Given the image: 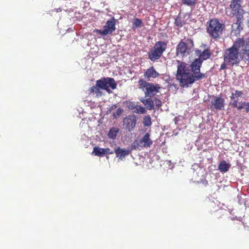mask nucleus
<instances>
[{
  "instance_id": "29",
  "label": "nucleus",
  "mask_w": 249,
  "mask_h": 249,
  "mask_svg": "<svg viewBox=\"0 0 249 249\" xmlns=\"http://www.w3.org/2000/svg\"><path fill=\"white\" fill-rule=\"evenodd\" d=\"M154 105H155V106L158 108H159L161 106V101L157 98H155L154 100Z\"/></svg>"
},
{
  "instance_id": "32",
  "label": "nucleus",
  "mask_w": 249,
  "mask_h": 249,
  "mask_svg": "<svg viewBox=\"0 0 249 249\" xmlns=\"http://www.w3.org/2000/svg\"><path fill=\"white\" fill-rule=\"evenodd\" d=\"M227 65H228V62L224 60V62L221 65L220 70H225L227 68Z\"/></svg>"
},
{
  "instance_id": "28",
  "label": "nucleus",
  "mask_w": 249,
  "mask_h": 249,
  "mask_svg": "<svg viewBox=\"0 0 249 249\" xmlns=\"http://www.w3.org/2000/svg\"><path fill=\"white\" fill-rule=\"evenodd\" d=\"M123 111V109L121 108H118L115 112H113V116L114 118H117L122 113Z\"/></svg>"
},
{
  "instance_id": "7",
  "label": "nucleus",
  "mask_w": 249,
  "mask_h": 249,
  "mask_svg": "<svg viewBox=\"0 0 249 249\" xmlns=\"http://www.w3.org/2000/svg\"><path fill=\"white\" fill-rule=\"evenodd\" d=\"M139 89H144L145 97H151L155 95L157 93L160 92L161 89V87L159 84H154L153 83H150L144 81L142 79H140L138 81Z\"/></svg>"
},
{
  "instance_id": "23",
  "label": "nucleus",
  "mask_w": 249,
  "mask_h": 249,
  "mask_svg": "<svg viewBox=\"0 0 249 249\" xmlns=\"http://www.w3.org/2000/svg\"><path fill=\"white\" fill-rule=\"evenodd\" d=\"M143 124L145 126H150L152 124L151 118L149 115L145 116L143 119Z\"/></svg>"
},
{
  "instance_id": "27",
  "label": "nucleus",
  "mask_w": 249,
  "mask_h": 249,
  "mask_svg": "<svg viewBox=\"0 0 249 249\" xmlns=\"http://www.w3.org/2000/svg\"><path fill=\"white\" fill-rule=\"evenodd\" d=\"M175 24L177 26L182 27L183 25L185 24V22L184 20L177 18L175 19Z\"/></svg>"
},
{
  "instance_id": "3",
  "label": "nucleus",
  "mask_w": 249,
  "mask_h": 249,
  "mask_svg": "<svg viewBox=\"0 0 249 249\" xmlns=\"http://www.w3.org/2000/svg\"><path fill=\"white\" fill-rule=\"evenodd\" d=\"M117 87V83L113 78L103 77L96 81L95 86H92L89 89L90 93H92L96 95V97H101L103 95V91L100 89L106 90L107 93H111L112 91L109 89H114Z\"/></svg>"
},
{
  "instance_id": "24",
  "label": "nucleus",
  "mask_w": 249,
  "mask_h": 249,
  "mask_svg": "<svg viewBox=\"0 0 249 249\" xmlns=\"http://www.w3.org/2000/svg\"><path fill=\"white\" fill-rule=\"evenodd\" d=\"M183 4L189 6H194L196 3L197 0H181Z\"/></svg>"
},
{
  "instance_id": "12",
  "label": "nucleus",
  "mask_w": 249,
  "mask_h": 249,
  "mask_svg": "<svg viewBox=\"0 0 249 249\" xmlns=\"http://www.w3.org/2000/svg\"><path fill=\"white\" fill-rule=\"evenodd\" d=\"M240 49L241 58L245 61L249 62V41L245 43L243 39V44Z\"/></svg>"
},
{
  "instance_id": "30",
  "label": "nucleus",
  "mask_w": 249,
  "mask_h": 249,
  "mask_svg": "<svg viewBox=\"0 0 249 249\" xmlns=\"http://www.w3.org/2000/svg\"><path fill=\"white\" fill-rule=\"evenodd\" d=\"M137 106V105H136L134 103L130 102L128 105V108L132 110L135 109V108H136Z\"/></svg>"
},
{
  "instance_id": "25",
  "label": "nucleus",
  "mask_w": 249,
  "mask_h": 249,
  "mask_svg": "<svg viewBox=\"0 0 249 249\" xmlns=\"http://www.w3.org/2000/svg\"><path fill=\"white\" fill-rule=\"evenodd\" d=\"M242 91L236 90L235 93H231V95L230 96V98L231 100H233L235 99V98L242 97Z\"/></svg>"
},
{
  "instance_id": "4",
  "label": "nucleus",
  "mask_w": 249,
  "mask_h": 249,
  "mask_svg": "<svg viewBox=\"0 0 249 249\" xmlns=\"http://www.w3.org/2000/svg\"><path fill=\"white\" fill-rule=\"evenodd\" d=\"M224 28L225 25L216 19H211L207 23V32L214 39L220 37Z\"/></svg>"
},
{
  "instance_id": "6",
  "label": "nucleus",
  "mask_w": 249,
  "mask_h": 249,
  "mask_svg": "<svg viewBox=\"0 0 249 249\" xmlns=\"http://www.w3.org/2000/svg\"><path fill=\"white\" fill-rule=\"evenodd\" d=\"M194 47V42L190 38L181 40L176 47V55L182 57L190 54Z\"/></svg>"
},
{
  "instance_id": "2",
  "label": "nucleus",
  "mask_w": 249,
  "mask_h": 249,
  "mask_svg": "<svg viewBox=\"0 0 249 249\" xmlns=\"http://www.w3.org/2000/svg\"><path fill=\"white\" fill-rule=\"evenodd\" d=\"M243 44V38H237L233 45L225 50L224 60L228 62V65L233 66L238 65L240 62L239 50Z\"/></svg>"
},
{
  "instance_id": "26",
  "label": "nucleus",
  "mask_w": 249,
  "mask_h": 249,
  "mask_svg": "<svg viewBox=\"0 0 249 249\" xmlns=\"http://www.w3.org/2000/svg\"><path fill=\"white\" fill-rule=\"evenodd\" d=\"M134 112L137 113H142L143 114L145 113L146 109L144 107H142V106L137 105L136 107V108H135V110H134Z\"/></svg>"
},
{
  "instance_id": "16",
  "label": "nucleus",
  "mask_w": 249,
  "mask_h": 249,
  "mask_svg": "<svg viewBox=\"0 0 249 249\" xmlns=\"http://www.w3.org/2000/svg\"><path fill=\"white\" fill-rule=\"evenodd\" d=\"M131 151V150L125 149L121 148L120 147L115 148L114 149V153L116 154V157L119 158L120 159H122L124 158L125 156L128 155Z\"/></svg>"
},
{
  "instance_id": "34",
  "label": "nucleus",
  "mask_w": 249,
  "mask_h": 249,
  "mask_svg": "<svg viewBox=\"0 0 249 249\" xmlns=\"http://www.w3.org/2000/svg\"><path fill=\"white\" fill-rule=\"evenodd\" d=\"M243 0H232L231 1L237 3V4H241V2Z\"/></svg>"
},
{
  "instance_id": "17",
  "label": "nucleus",
  "mask_w": 249,
  "mask_h": 249,
  "mask_svg": "<svg viewBox=\"0 0 249 249\" xmlns=\"http://www.w3.org/2000/svg\"><path fill=\"white\" fill-rule=\"evenodd\" d=\"M231 164L229 163H227L225 160L221 161L218 165V170L222 173L227 172L231 167Z\"/></svg>"
},
{
  "instance_id": "21",
  "label": "nucleus",
  "mask_w": 249,
  "mask_h": 249,
  "mask_svg": "<svg viewBox=\"0 0 249 249\" xmlns=\"http://www.w3.org/2000/svg\"><path fill=\"white\" fill-rule=\"evenodd\" d=\"M244 102H241L239 103V105L238 106V101L236 100H234L232 103H230V104L232 106V107L234 108H236L238 110H241L243 109L245 106L243 104Z\"/></svg>"
},
{
  "instance_id": "15",
  "label": "nucleus",
  "mask_w": 249,
  "mask_h": 249,
  "mask_svg": "<svg viewBox=\"0 0 249 249\" xmlns=\"http://www.w3.org/2000/svg\"><path fill=\"white\" fill-rule=\"evenodd\" d=\"M159 75V73L155 70L153 66L147 69L144 74V77L148 80H149L150 78H156Z\"/></svg>"
},
{
  "instance_id": "5",
  "label": "nucleus",
  "mask_w": 249,
  "mask_h": 249,
  "mask_svg": "<svg viewBox=\"0 0 249 249\" xmlns=\"http://www.w3.org/2000/svg\"><path fill=\"white\" fill-rule=\"evenodd\" d=\"M167 47V42L164 41H159L156 42L147 53L148 58L152 62L158 60L161 57Z\"/></svg>"
},
{
  "instance_id": "22",
  "label": "nucleus",
  "mask_w": 249,
  "mask_h": 249,
  "mask_svg": "<svg viewBox=\"0 0 249 249\" xmlns=\"http://www.w3.org/2000/svg\"><path fill=\"white\" fill-rule=\"evenodd\" d=\"M142 25V22L141 19L138 18H134L133 23H132V28H138L141 27Z\"/></svg>"
},
{
  "instance_id": "10",
  "label": "nucleus",
  "mask_w": 249,
  "mask_h": 249,
  "mask_svg": "<svg viewBox=\"0 0 249 249\" xmlns=\"http://www.w3.org/2000/svg\"><path fill=\"white\" fill-rule=\"evenodd\" d=\"M136 122V117L134 115H129L123 119V127L129 131H131L135 128Z\"/></svg>"
},
{
  "instance_id": "19",
  "label": "nucleus",
  "mask_w": 249,
  "mask_h": 249,
  "mask_svg": "<svg viewBox=\"0 0 249 249\" xmlns=\"http://www.w3.org/2000/svg\"><path fill=\"white\" fill-rule=\"evenodd\" d=\"M91 154L94 156L102 157L105 155V153L103 148H100L99 147L96 146L93 148V150Z\"/></svg>"
},
{
  "instance_id": "33",
  "label": "nucleus",
  "mask_w": 249,
  "mask_h": 249,
  "mask_svg": "<svg viewBox=\"0 0 249 249\" xmlns=\"http://www.w3.org/2000/svg\"><path fill=\"white\" fill-rule=\"evenodd\" d=\"M245 106V110L246 112H249V102H244L243 103Z\"/></svg>"
},
{
  "instance_id": "9",
  "label": "nucleus",
  "mask_w": 249,
  "mask_h": 249,
  "mask_svg": "<svg viewBox=\"0 0 249 249\" xmlns=\"http://www.w3.org/2000/svg\"><path fill=\"white\" fill-rule=\"evenodd\" d=\"M231 9V14L235 16L236 18H243L245 13L244 10L242 8L241 4L234 1H231L230 5Z\"/></svg>"
},
{
  "instance_id": "13",
  "label": "nucleus",
  "mask_w": 249,
  "mask_h": 249,
  "mask_svg": "<svg viewBox=\"0 0 249 249\" xmlns=\"http://www.w3.org/2000/svg\"><path fill=\"white\" fill-rule=\"evenodd\" d=\"M211 104L214 108L217 110H222L225 105L224 99L220 96H214L213 100L211 101Z\"/></svg>"
},
{
  "instance_id": "1",
  "label": "nucleus",
  "mask_w": 249,
  "mask_h": 249,
  "mask_svg": "<svg viewBox=\"0 0 249 249\" xmlns=\"http://www.w3.org/2000/svg\"><path fill=\"white\" fill-rule=\"evenodd\" d=\"M196 53L199 55V58L195 59L190 65L179 60L177 61L178 65L177 67L176 78L182 88L190 87L196 81L207 77L205 73L200 72V68L203 60L209 58L212 53L209 49H207L202 52L200 50H197Z\"/></svg>"
},
{
  "instance_id": "8",
  "label": "nucleus",
  "mask_w": 249,
  "mask_h": 249,
  "mask_svg": "<svg viewBox=\"0 0 249 249\" xmlns=\"http://www.w3.org/2000/svg\"><path fill=\"white\" fill-rule=\"evenodd\" d=\"M116 19L112 18L106 22V25L104 26V30L95 29L94 32L100 34L102 36L111 34L116 30Z\"/></svg>"
},
{
  "instance_id": "31",
  "label": "nucleus",
  "mask_w": 249,
  "mask_h": 249,
  "mask_svg": "<svg viewBox=\"0 0 249 249\" xmlns=\"http://www.w3.org/2000/svg\"><path fill=\"white\" fill-rule=\"evenodd\" d=\"M103 151H104V152L105 153V154H112L114 152V151H111L109 148H103Z\"/></svg>"
},
{
  "instance_id": "14",
  "label": "nucleus",
  "mask_w": 249,
  "mask_h": 249,
  "mask_svg": "<svg viewBox=\"0 0 249 249\" xmlns=\"http://www.w3.org/2000/svg\"><path fill=\"white\" fill-rule=\"evenodd\" d=\"M237 21L235 23H234L231 26V31L234 32L235 35L239 34L240 31L243 29V18H236Z\"/></svg>"
},
{
  "instance_id": "20",
  "label": "nucleus",
  "mask_w": 249,
  "mask_h": 249,
  "mask_svg": "<svg viewBox=\"0 0 249 249\" xmlns=\"http://www.w3.org/2000/svg\"><path fill=\"white\" fill-rule=\"evenodd\" d=\"M119 129L117 127H112L108 133V136L109 138L115 139L119 132Z\"/></svg>"
},
{
  "instance_id": "18",
  "label": "nucleus",
  "mask_w": 249,
  "mask_h": 249,
  "mask_svg": "<svg viewBox=\"0 0 249 249\" xmlns=\"http://www.w3.org/2000/svg\"><path fill=\"white\" fill-rule=\"evenodd\" d=\"M141 101L146 106L147 108L149 110H152L154 108V102L150 98L144 99L142 98L141 99Z\"/></svg>"
},
{
  "instance_id": "11",
  "label": "nucleus",
  "mask_w": 249,
  "mask_h": 249,
  "mask_svg": "<svg viewBox=\"0 0 249 249\" xmlns=\"http://www.w3.org/2000/svg\"><path fill=\"white\" fill-rule=\"evenodd\" d=\"M150 134L146 133L144 136L137 143L138 145L142 148L150 147L153 143V142L150 138Z\"/></svg>"
}]
</instances>
